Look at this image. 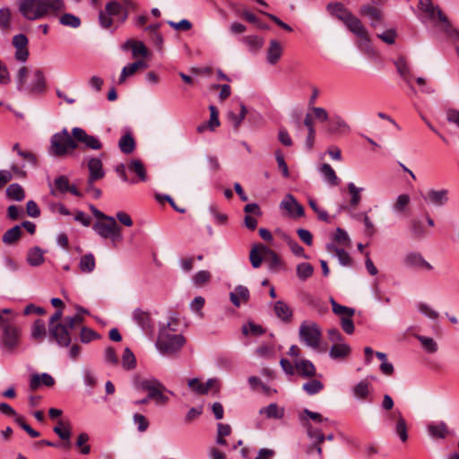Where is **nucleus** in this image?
Returning a JSON list of instances; mask_svg holds the SVG:
<instances>
[{
  "mask_svg": "<svg viewBox=\"0 0 459 459\" xmlns=\"http://www.w3.org/2000/svg\"><path fill=\"white\" fill-rule=\"evenodd\" d=\"M20 13L28 21L56 15L65 8L63 0H19Z\"/></svg>",
  "mask_w": 459,
  "mask_h": 459,
  "instance_id": "nucleus-1",
  "label": "nucleus"
},
{
  "mask_svg": "<svg viewBox=\"0 0 459 459\" xmlns=\"http://www.w3.org/2000/svg\"><path fill=\"white\" fill-rule=\"evenodd\" d=\"M170 323L160 329L156 346L162 354H173L178 351L186 342L182 334H170L169 329Z\"/></svg>",
  "mask_w": 459,
  "mask_h": 459,
  "instance_id": "nucleus-2",
  "label": "nucleus"
},
{
  "mask_svg": "<svg viewBox=\"0 0 459 459\" xmlns=\"http://www.w3.org/2000/svg\"><path fill=\"white\" fill-rule=\"evenodd\" d=\"M102 221H96L92 229L103 238H110L113 242L122 239L121 228L112 216H106Z\"/></svg>",
  "mask_w": 459,
  "mask_h": 459,
  "instance_id": "nucleus-3",
  "label": "nucleus"
},
{
  "mask_svg": "<svg viewBox=\"0 0 459 459\" xmlns=\"http://www.w3.org/2000/svg\"><path fill=\"white\" fill-rule=\"evenodd\" d=\"M77 147V143L69 134L66 129L61 133L55 134L51 138V152L56 156L65 155L69 151Z\"/></svg>",
  "mask_w": 459,
  "mask_h": 459,
  "instance_id": "nucleus-4",
  "label": "nucleus"
},
{
  "mask_svg": "<svg viewBox=\"0 0 459 459\" xmlns=\"http://www.w3.org/2000/svg\"><path fill=\"white\" fill-rule=\"evenodd\" d=\"M321 335V330L316 323L306 321L301 323L299 326V338L307 346L313 349L318 348Z\"/></svg>",
  "mask_w": 459,
  "mask_h": 459,
  "instance_id": "nucleus-5",
  "label": "nucleus"
},
{
  "mask_svg": "<svg viewBox=\"0 0 459 459\" xmlns=\"http://www.w3.org/2000/svg\"><path fill=\"white\" fill-rule=\"evenodd\" d=\"M141 389L148 392V398L154 400L157 403L164 404L168 397L163 394L165 386L156 378L143 379L140 382Z\"/></svg>",
  "mask_w": 459,
  "mask_h": 459,
  "instance_id": "nucleus-6",
  "label": "nucleus"
},
{
  "mask_svg": "<svg viewBox=\"0 0 459 459\" xmlns=\"http://www.w3.org/2000/svg\"><path fill=\"white\" fill-rule=\"evenodd\" d=\"M48 332L58 346L68 347L71 344V330L65 324L48 326Z\"/></svg>",
  "mask_w": 459,
  "mask_h": 459,
  "instance_id": "nucleus-7",
  "label": "nucleus"
},
{
  "mask_svg": "<svg viewBox=\"0 0 459 459\" xmlns=\"http://www.w3.org/2000/svg\"><path fill=\"white\" fill-rule=\"evenodd\" d=\"M28 39L24 34L13 36L12 44L15 48V59L20 62H25L29 57Z\"/></svg>",
  "mask_w": 459,
  "mask_h": 459,
  "instance_id": "nucleus-8",
  "label": "nucleus"
},
{
  "mask_svg": "<svg viewBox=\"0 0 459 459\" xmlns=\"http://www.w3.org/2000/svg\"><path fill=\"white\" fill-rule=\"evenodd\" d=\"M72 134L76 141L84 143L85 147L89 149L100 150L102 147V144L98 138L88 134L83 129L80 127H74L72 130Z\"/></svg>",
  "mask_w": 459,
  "mask_h": 459,
  "instance_id": "nucleus-9",
  "label": "nucleus"
},
{
  "mask_svg": "<svg viewBox=\"0 0 459 459\" xmlns=\"http://www.w3.org/2000/svg\"><path fill=\"white\" fill-rule=\"evenodd\" d=\"M423 12L426 13L431 20H435V19L438 18V20L442 23V29L450 37L459 38V32L456 30L452 28L447 18L443 14V13L441 12V10L438 7H437L433 4L432 8H429V11H423Z\"/></svg>",
  "mask_w": 459,
  "mask_h": 459,
  "instance_id": "nucleus-10",
  "label": "nucleus"
},
{
  "mask_svg": "<svg viewBox=\"0 0 459 459\" xmlns=\"http://www.w3.org/2000/svg\"><path fill=\"white\" fill-rule=\"evenodd\" d=\"M280 207L285 210L289 216L298 218L304 215L303 206L295 199V197L288 194L281 202Z\"/></svg>",
  "mask_w": 459,
  "mask_h": 459,
  "instance_id": "nucleus-11",
  "label": "nucleus"
},
{
  "mask_svg": "<svg viewBox=\"0 0 459 459\" xmlns=\"http://www.w3.org/2000/svg\"><path fill=\"white\" fill-rule=\"evenodd\" d=\"M343 22L352 33L360 39L361 42L369 43L368 31L356 16L351 13Z\"/></svg>",
  "mask_w": 459,
  "mask_h": 459,
  "instance_id": "nucleus-12",
  "label": "nucleus"
},
{
  "mask_svg": "<svg viewBox=\"0 0 459 459\" xmlns=\"http://www.w3.org/2000/svg\"><path fill=\"white\" fill-rule=\"evenodd\" d=\"M324 117L325 127L329 134L333 135H342L349 131V126L340 117Z\"/></svg>",
  "mask_w": 459,
  "mask_h": 459,
  "instance_id": "nucleus-13",
  "label": "nucleus"
},
{
  "mask_svg": "<svg viewBox=\"0 0 459 459\" xmlns=\"http://www.w3.org/2000/svg\"><path fill=\"white\" fill-rule=\"evenodd\" d=\"M46 90V82L44 74L40 70H36L33 73V79L32 81L25 85V88L23 89L24 91L37 95L44 92Z\"/></svg>",
  "mask_w": 459,
  "mask_h": 459,
  "instance_id": "nucleus-14",
  "label": "nucleus"
},
{
  "mask_svg": "<svg viewBox=\"0 0 459 459\" xmlns=\"http://www.w3.org/2000/svg\"><path fill=\"white\" fill-rule=\"evenodd\" d=\"M2 326L4 328L3 341L4 345L9 349L16 347L20 338V330L15 325L6 324L4 321Z\"/></svg>",
  "mask_w": 459,
  "mask_h": 459,
  "instance_id": "nucleus-15",
  "label": "nucleus"
},
{
  "mask_svg": "<svg viewBox=\"0 0 459 459\" xmlns=\"http://www.w3.org/2000/svg\"><path fill=\"white\" fill-rule=\"evenodd\" d=\"M133 319L144 332L153 330V320L149 312L136 308L133 312Z\"/></svg>",
  "mask_w": 459,
  "mask_h": 459,
  "instance_id": "nucleus-16",
  "label": "nucleus"
},
{
  "mask_svg": "<svg viewBox=\"0 0 459 459\" xmlns=\"http://www.w3.org/2000/svg\"><path fill=\"white\" fill-rule=\"evenodd\" d=\"M148 65L143 60H137L134 63L127 64L123 67L121 74L118 78V84H123L128 77L133 76L139 70H145Z\"/></svg>",
  "mask_w": 459,
  "mask_h": 459,
  "instance_id": "nucleus-17",
  "label": "nucleus"
},
{
  "mask_svg": "<svg viewBox=\"0 0 459 459\" xmlns=\"http://www.w3.org/2000/svg\"><path fill=\"white\" fill-rule=\"evenodd\" d=\"M249 298V290L243 285L236 286L235 289L230 293V299L236 307H239L242 303H247Z\"/></svg>",
  "mask_w": 459,
  "mask_h": 459,
  "instance_id": "nucleus-18",
  "label": "nucleus"
},
{
  "mask_svg": "<svg viewBox=\"0 0 459 459\" xmlns=\"http://www.w3.org/2000/svg\"><path fill=\"white\" fill-rule=\"evenodd\" d=\"M283 48L279 41L272 39L266 51V62L269 65H275L279 62L282 56Z\"/></svg>",
  "mask_w": 459,
  "mask_h": 459,
  "instance_id": "nucleus-19",
  "label": "nucleus"
},
{
  "mask_svg": "<svg viewBox=\"0 0 459 459\" xmlns=\"http://www.w3.org/2000/svg\"><path fill=\"white\" fill-rule=\"evenodd\" d=\"M448 194L449 192L447 189H430L428 192L425 200L433 205L443 206L448 202Z\"/></svg>",
  "mask_w": 459,
  "mask_h": 459,
  "instance_id": "nucleus-20",
  "label": "nucleus"
},
{
  "mask_svg": "<svg viewBox=\"0 0 459 459\" xmlns=\"http://www.w3.org/2000/svg\"><path fill=\"white\" fill-rule=\"evenodd\" d=\"M89 178L91 180H100L104 178L103 163L100 158H91L88 161Z\"/></svg>",
  "mask_w": 459,
  "mask_h": 459,
  "instance_id": "nucleus-21",
  "label": "nucleus"
},
{
  "mask_svg": "<svg viewBox=\"0 0 459 459\" xmlns=\"http://www.w3.org/2000/svg\"><path fill=\"white\" fill-rule=\"evenodd\" d=\"M360 14L368 17L370 20V24L372 27H377L383 18V13L380 9L366 4L360 8Z\"/></svg>",
  "mask_w": 459,
  "mask_h": 459,
  "instance_id": "nucleus-22",
  "label": "nucleus"
},
{
  "mask_svg": "<svg viewBox=\"0 0 459 459\" xmlns=\"http://www.w3.org/2000/svg\"><path fill=\"white\" fill-rule=\"evenodd\" d=\"M404 264L410 267L425 268L432 270V265L428 263L423 256L419 253H410L404 257Z\"/></svg>",
  "mask_w": 459,
  "mask_h": 459,
  "instance_id": "nucleus-23",
  "label": "nucleus"
},
{
  "mask_svg": "<svg viewBox=\"0 0 459 459\" xmlns=\"http://www.w3.org/2000/svg\"><path fill=\"white\" fill-rule=\"evenodd\" d=\"M273 311L276 316L284 323L291 321L293 312L292 309L282 300H278L273 304Z\"/></svg>",
  "mask_w": 459,
  "mask_h": 459,
  "instance_id": "nucleus-24",
  "label": "nucleus"
},
{
  "mask_svg": "<svg viewBox=\"0 0 459 459\" xmlns=\"http://www.w3.org/2000/svg\"><path fill=\"white\" fill-rule=\"evenodd\" d=\"M261 248L264 253V261L268 264V268L273 272L278 271L281 265L279 255L267 247H262Z\"/></svg>",
  "mask_w": 459,
  "mask_h": 459,
  "instance_id": "nucleus-25",
  "label": "nucleus"
},
{
  "mask_svg": "<svg viewBox=\"0 0 459 459\" xmlns=\"http://www.w3.org/2000/svg\"><path fill=\"white\" fill-rule=\"evenodd\" d=\"M394 65L400 76L411 86L412 74L404 57L400 56L394 61Z\"/></svg>",
  "mask_w": 459,
  "mask_h": 459,
  "instance_id": "nucleus-26",
  "label": "nucleus"
},
{
  "mask_svg": "<svg viewBox=\"0 0 459 459\" xmlns=\"http://www.w3.org/2000/svg\"><path fill=\"white\" fill-rule=\"evenodd\" d=\"M40 384L46 386H52L55 384L54 378L48 373H42L41 375L33 374L30 381V390H36L39 388Z\"/></svg>",
  "mask_w": 459,
  "mask_h": 459,
  "instance_id": "nucleus-27",
  "label": "nucleus"
},
{
  "mask_svg": "<svg viewBox=\"0 0 459 459\" xmlns=\"http://www.w3.org/2000/svg\"><path fill=\"white\" fill-rule=\"evenodd\" d=\"M351 351V347L346 343H335L331 347L329 356L333 359H343L350 355Z\"/></svg>",
  "mask_w": 459,
  "mask_h": 459,
  "instance_id": "nucleus-28",
  "label": "nucleus"
},
{
  "mask_svg": "<svg viewBox=\"0 0 459 459\" xmlns=\"http://www.w3.org/2000/svg\"><path fill=\"white\" fill-rule=\"evenodd\" d=\"M298 373L303 377H312L316 376V370L314 364L308 359H300L296 363Z\"/></svg>",
  "mask_w": 459,
  "mask_h": 459,
  "instance_id": "nucleus-29",
  "label": "nucleus"
},
{
  "mask_svg": "<svg viewBox=\"0 0 459 459\" xmlns=\"http://www.w3.org/2000/svg\"><path fill=\"white\" fill-rule=\"evenodd\" d=\"M428 431L434 438H445L449 434L447 426L444 421L429 424L428 426Z\"/></svg>",
  "mask_w": 459,
  "mask_h": 459,
  "instance_id": "nucleus-30",
  "label": "nucleus"
},
{
  "mask_svg": "<svg viewBox=\"0 0 459 459\" xmlns=\"http://www.w3.org/2000/svg\"><path fill=\"white\" fill-rule=\"evenodd\" d=\"M326 8L331 14L336 16L342 22L351 14L341 3H330L327 4Z\"/></svg>",
  "mask_w": 459,
  "mask_h": 459,
  "instance_id": "nucleus-31",
  "label": "nucleus"
},
{
  "mask_svg": "<svg viewBox=\"0 0 459 459\" xmlns=\"http://www.w3.org/2000/svg\"><path fill=\"white\" fill-rule=\"evenodd\" d=\"M329 252L334 253L339 263L343 266H349L351 264V258L344 249L335 247L333 244H328L326 247Z\"/></svg>",
  "mask_w": 459,
  "mask_h": 459,
  "instance_id": "nucleus-32",
  "label": "nucleus"
},
{
  "mask_svg": "<svg viewBox=\"0 0 459 459\" xmlns=\"http://www.w3.org/2000/svg\"><path fill=\"white\" fill-rule=\"evenodd\" d=\"M281 238L286 241L294 255L303 257L305 259L309 258V256L306 255L304 248L296 240L291 238L288 234L283 232L281 234Z\"/></svg>",
  "mask_w": 459,
  "mask_h": 459,
  "instance_id": "nucleus-33",
  "label": "nucleus"
},
{
  "mask_svg": "<svg viewBox=\"0 0 459 459\" xmlns=\"http://www.w3.org/2000/svg\"><path fill=\"white\" fill-rule=\"evenodd\" d=\"M27 262L31 266L40 265L44 262V251L39 247L30 249L27 255Z\"/></svg>",
  "mask_w": 459,
  "mask_h": 459,
  "instance_id": "nucleus-34",
  "label": "nucleus"
},
{
  "mask_svg": "<svg viewBox=\"0 0 459 459\" xmlns=\"http://www.w3.org/2000/svg\"><path fill=\"white\" fill-rule=\"evenodd\" d=\"M411 203V197L407 194H402L397 196L394 204H393V211L397 214H404Z\"/></svg>",
  "mask_w": 459,
  "mask_h": 459,
  "instance_id": "nucleus-35",
  "label": "nucleus"
},
{
  "mask_svg": "<svg viewBox=\"0 0 459 459\" xmlns=\"http://www.w3.org/2000/svg\"><path fill=\"white\" fill-rule=\"evenodd\" d=\"M127 169L129 171L136 174L138 180L143 182L147 180L146 170L141 160H132L127 165Z\"/></svg>",
  "mask_w": 459,
  "mask_h": 459,
  "instance_id": "nucleus-36",
  "label": "nucleus"
},
{
  "mask_svg": "<svg viewBox=\"0 0 459 459\" xmlns=\"http://www.w3.org/2000/svg\"><path fill=\"white\" fill-rule=\"evenodd\" d=\"M262 247H265L263 244L255 245L250 250L249 260L254 268H259L263 263L264 253L262 252Z\"/></svg>",
  "mask_w": 459,
  "mask_h": 459,
  "instance_id": "nucleus-37",
  "label": "nucleus"
},
{
  "mask_svg": "<svg viewBox=\"0 0 459 459\" xmlns=\"http://www.w3.org/2000/svg\"><path fill=\"white\" fill-rule=\"evenodd\" d=\"M69 179L66 176H59L54 181V187L51 188V194L57 195L58 193L65 194L69 189Z\"/></svg>",
  "mask_w": 459,
  "mask_h": 459,
  "instance_id": "nucleus-38",
  "label": "nucleus"
},
{
  "mask_svg": "<svg viewBox=\"0 0 459 459\" xmlns=\"http://www.w3.org/2000/svg\"><path fill=\"white\" fill-rule=\"evenodd\" d=\"M303 124L306 126L307 131L306 144L308 149H311L313 147L314 141H315V135H316L315 129H314L315 117H305Z\"/></svg>",
  "mask_w": 459,
  "mask_h": 459,
  "instance_id": "nucleus-39",
  "label": "nucleus"
},
{
  "mask_svg": "<svg viewBox=\"0 0 459 459\" xmlns=\"http://www.w3.org/2000/svg\"><path fill=\"white\" fill-rule=\"evenodd\" d=\"M260 414H264L269 419H281L284 415L283 409H280L276 403H270L259 411Z\"/></svg>",
  "mask_w": 459,
  "mask_h": 459,
  "instance_id": "nucleus-40",
  "label": "nucleus"
},
{
  "mask_svg": "<svg viewBox=\"0 0 459 459\" xmlns=\"http://www.w3.org/2000/svg\"><path fill=\"white\" fill-rule=\"evenodd\" d=\"M320 173L324 178L332 186H337L339 184V178L336 176L333 169L327 163H324L320 169Z\"/></svg>",
  "mask_w": 459,
  "mask_h": 459,
  "instance_id": "nucleus-41",
  "label": "nucleus"
},
{
  "mask_svg": "<svg viewBox=\"0 0 459 459\" xmlns=\"http://www.w3.org/2000/svg\"><path fill=\"white\" fill-rule=\"evenodd\" d=\"M21 226L15 225L4 233L2 240L5 245H12L21 238Z\"/></svg>",
  "mask_w": 459,
  "mask_h": 459,
  "instance_id": "nucleus-42",
  "label": "nucleus"
},
{
  "mask_svg": "<svg viewBox=\"0 0 459 459\" xmlns=\"http://www.w3.org/2000/svg\"><path fill=\"white\" fill-rule=\"evenodd\" d=\"M53 431L64 441L67 443L65 446H69L70 445V437H71V429L69 425L64 423L62 420L57 422V425L54 427Z\"/></svg>",
  "mask_w": 459,
  "mask_h": 459,
  "instance_id": "nucleus-43",
  "label": "nucleus"
},
{
  "mask_svg": "<svg viewBox=\"0 0 459 459\" xmlns=\"http://www.w3.org/2000/svg\"><path fill=\"white\" fill-rule=\"evenodd\" d=\"M118 146L122 152L129 154L134 151L135 142L130 134H126L120 138Z\"/></svg>",
  "mask_w": 459,
  "mask_h": 459,
  "instance_id": "nucleus-44",
  "label": "nucleus"
},
{
  "mask_svg": "<svg viewBox=\"0 0 459 459\" xmlns=\"http://www.w3.org/2000/svg\"><path fill=\"white\" fill-rule=\"evenodd\" d=\"M410 232L415 239H421L426 236V230L422 221L416 219L410 221Z\"/></svg>",
  "mask_w": 459,
  "mask_h": 459,
  "instance_id": "nucleus-45",
  "label": "nucleus"
},
{
  "mask_svg": "<svg viewBox=\"0 0 459 459\" xmlns=\"http://www.w3.org/2000/svg\"><path fill=\"white\" fill-rule=\"evenodd\" d=\"M394 416L398 418V422L394 426L395 433L402 442H405L408 439L406 420L402 413H396Z\"/></svg>",
  "mask_w": 459,
  "mask_h": 459,
  "instance_id": "nucleus-46",
  "label": "nucleus"
},
{
  "mask_svg": "<svg viewBox=\"0 0 459 459\" xmlns=\"http://www.w3.org/2000/svg\"><path fill=\"white\" fill-rule=\"evenodd\" d=\"M6 195L10 199L22 201L25 198V193L21 185L17 183L11 184L6 188Z\"/></svg>",
  "mask_w": 459,
  "mask_h": 459,
  "instance_id": "nucleus-47",
  "label": "nucleus"
},
{
  "mask_svg": "<svg viewBox=\"0 0 459 459\" xmlns=\"http://www.w3.org/2000/svg\"><path fill=\"white\" fill-rule=\"evenodd\" d=\"M80 270L82 273H91L95 269V258L91 253L82 255L79 263Z\"/></svg>",
  "mask_w": 459,
  "mask_h": 459,
  "instance_id": "nucleus-48",
  "label": "nucleus"
},
{
  "mask_svg": "<svg viewBox=\"0 0 459 459\" xmlns=\"http://www.w3.org/2000/svg\"><path fill=\"white\" fill-rule=\"evenodd\" d=\"M59 22L64 26L74 29L79 28L82 23L81 19L78 16L70 13H66L61 15L59 18Z\"/></svg>",
  "mask_w": 459,
  "mask_h": 459,
  "instance_id": "nucleus-49",
  "label": "nucleus"
},
{
  "mask_svg": "<svg viewBox=\"0 0 459 459\" xmlns=\"http://www.w3.org/2000/svg\"><path fill=\"white\" fill-rule=\"evenodd\" d=\"M353 394L359 399H365L370 392V385L368 380H361L352 389Z\"/></svg>",
  "mask_w": 459,
  "mask_h": 459,
  "instance_id": "nucleus-50",
  "label": "nucleus"
},
{
  "mask_svg": "<svg viewBox=\"0 0 459 459\" xmlns=\"http://www.w3.org/2000/svg\"><path fill=\"white\" fill-rule=\"evenodd\" d=\"M330 301H331L333 312L335 315L341 316L342 317V316H353V315L355 314L354 308L340 305L333 299H331Z\"/></svg>",
  "mask_w": 459,
  "mask_h": 459,
  "instance_id": "nucleus-51",
  "label": "nucleus"
},
{
  "mask_svg": "<svg viewBox=\"0 0 459 459\" xmlns=\"http://www.w3.org/2000/svg\"><path fill=\"white\" fill-rule=\"evenodd\" d=\"M307 434L313 442L323 443L325 439V436L323 434L322 430L316 428H314L310 423H306L305 425Z\"/></svg>",
  "mask_w": 459,
  "mask_h": 459,
  "instance_id": "nucleus-52",
  "label": "nucleus"
},
{
  "mask_svg": "<svg viewBox=\"0 0 459 459\" xmlns=\"http://www.w3.org/2000/svg\"><path fill=\"white\" fill-rule=\"evenodd\" d=\"M348 191L351 195L350 204L352 207H357L361 200L360 193L363 191L362 187H357L354 183L351 182L347 186Z\"/></svg>",
  "mask_w": 459,
  "mask_h": 459,
  "instance_id": "nucleus-53",
  "label": "nucleus"
},
{
  "mask_svg": "<svg viewBox=\"0 0 459 459\" xmlns=\"http://www.w3.org/2000/svg\"><path fill=\"white\" fill-rule=\"evenodd\" d=\"M296 272L297 276L301 281H306L312 276L314 273V267L308 263H301L297 265Z\"/></svg>",
  "mask_w": 459,
  "mask_h": 459,
  "instance_id": "nucleus-54",
  "label": "nucleus"
},
{
  "mask_svg": "<svg viewBox=\"0 0 459 459\" xmlns=\"http://www.w3.org/2000/svg\"><path fill=\"white\" fill-rule=\"evenodd\" d=\"M122 366L126 370L133 369L136 366L135 357L129 348H126L124 350L122 356Z\"/></svg>",
  "mask_w": 459,
  "mask_h": 459,
  "instance_id": "nucleus-55",
  "label": "nucleus"
},
{
  "mask_svg": "<svg viewBox=\"0 0 459 459\" xmlns=\"http://www.w3.org/2000/svg\"><path fill=\"white\" fill-rule=\"evenodd\" d=\"M441 125L450 134H459V117H446Z\"/></svg>",
  "mask_w": 459,
  "mask_h": 459,
  "instance_id": "nucleus-56",
  "label": "nucleus"
},
{
  "mask_svg": "<svg viewBox=\"0 0 459 459\" xmlns=\"http://www.w3.org/2000/svg\"><path fill=\"white\" fill-rule=\"evenodd\" d=\"M302 388L307 394L314 395L323 390L324 385L317 379H312L305 383Z\"/></svg>",
  "mask_w": 459,
  "mask_h": 459,
  "instance_id": "nucleus-57",
  "label": "nucleus"
},
{
  "mask_svg": "<svg viewBox=\"0 0 459 459\" xmlns=\"http://www.w3.org/2000/svg\"><path fill=\"white\" fill-rule=\"evenodd\" d=\"M46 334V326L42 320L37 319L31 330V336L36 340H41Z\"/></svg>",
  "mask_w": 459,
  "mask_h": 459,
  "instance_id": "nucleus-58",
  "label": "nucleus"
},
{
  "mask_svg": "<svg viewBox=\"0 0 459 459\" xmlns=\"http://www.w3.org/2000/svg\"><path fill=\"white\" fill-rule=\"evenodd\" d=\"M11 11L9 8L0 9V29L8 30L11 29Z\"/></svg>",
  "mask_w": 459,
  "mask_h": 459,
  "instance_id": "nucleus-59",
  "label": "nucleus"
},
{
  "mask_svg": "<svg viewBox=\"0 0 459 459\" xmlns=\"http://www.w3.org/2000/svg\"><path fill=\"white\" fill-rule=\"evenodd\" d=\"M378 128L380 131H390L392 127L399 130V126L391 118V117H379V121L377 123Z\"/></svg>",
  "mask_w": 459,
  "mask_h": 459,
  "instance_id": "nucleus-60",
  "label": "nucleus"
},
{
  "mask_svg": "<svg viewBox=\"0 0 459 459\" xmlns=\"http://www.w3.org/2000/svg\"><path fill=\"white\" fill-rule=\"evenodd\" d=\"M220 124L219 117H210L209 121L199 125L196 130L198 133H204L206 130L214 131Z\"/></svg>",
  "mask_w": 459,
  "mask_h": 459,
  "instance_id": "nucleus-61",
  "label": "nucleus"
},
{
  "mask_svg": "<svg viewBox=\"0 0 459 459\" xmlns=\"http://www.w3.org/2000/svg\"><path fill=\"white\" fill-rule=\"evenodd\" d=\"M211 273L210 272L206 271V270H202V271H199L197 272L194 276H193V282L195 286H202L207 282L210 281L211 280Z\"/></svg>",
  "mask_w": 459,
  "mask_h": 459,
  "instance_id": "nucleus-62",
  "label": "nucleus"
},
{
  "mask_svg": "<svg viewBox=\"0 0 459 459\" xmlns=\"http://www.w3.org/2000/svg\"><path fill=\"white\" fill-rule=\"evenodd\" d=\"M418 340L420 342L422 347L430 353L436 352L437 350V344L433 338L419 335Z\"/></svg>",
  "mask_w": 459,
  "mask_h": 459,
  "instance_id": "nucleus-63",
  "label": "nucleus"
},
{
  "mask_svg": "<svg viewBox=\"0 0 459 459\" xmlns=\"http://www.w3.org/2000/svg\"><path fill=\"white\" fill-rule=\"evenodd\" d=\"M100 335L91 328L82 327L80 333V340L83 343H88L93 339H99Z\"/></svg>",
  "mask_w": 459,
  "mask_h": 459,
  "instance_id": "nucleus-64",
  "label": "nucleus"
}]
</instances>
